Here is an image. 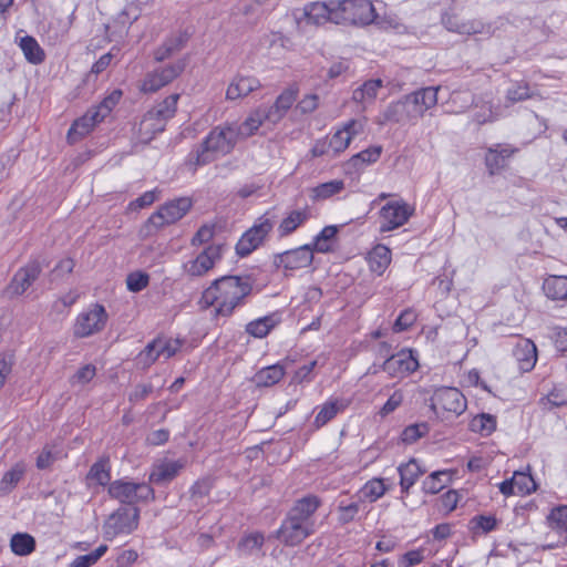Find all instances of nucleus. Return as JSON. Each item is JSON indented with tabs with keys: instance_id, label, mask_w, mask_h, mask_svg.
Instances as JSON below:
<instances>
[{
	"instance_id": "1",
	"label": "nucleus",
	"mask_w": 567,
	"mask_h": 567,
	"mask_svg": "<svg viewBox=\"0 0 567 567\" xmlns=\"http://www.w3.org/2000/svg\"><path fill=\"white\" fill-rule=\"evenodd\" d=\"M251 290L252 286L248 277L224 276L214 280L205 289L202 301L206 306L214 307L216 316L227 318L237 307L245 303Z\"/></svg>"
},
{
	"instance_id": "2",
	"label": "nucleus",
	"mask_w": 567,
	"mask_h": 567,
	"mask_svg": "<svg viewBox=\"0 0 567 567\" xmlns=\"http://www.w3.org/2000/svg\"><path fill=\"white\" fill-rule=\"evenodd\" d=\"M238 138L236 123L218 125L208 133L196 150L189 153L187 164L195 169L198 166L207 165L229 154L234 150Z\"/></svg>"
},
{
	"instance_id": "3",
	"label": "nucleus",
	"mask_w": 567,
	"mask_h": 567,
	"mask_svg": "<svg viewBox=\"0 0 567 567\" xmlns=\"http://www.w3.org/2000/svg\"><path fill=\"white\" fill-rule=\"evenodd\" d=\"M337 24L368 25L377 19L375 9L370 0L336 1Z\"/></svg>"
},
{
	"instance_id": "4",
	"label": "nucleus",
	"mask_w": 567,
	"mask_h": 567,
	"mask_svg": "<svg viewBox=\"0 0 567 567\" xmlns=\"http://www.w3.org/2000/svg\"><path fill=\"white\" fill-rule=\"evenodd\" d=\"M192 205V199L188 197H179L165 203L147 219V229H158L178 221L189 212Z\"/></svg>"
},
{
	"instance_id": "5",
	"label": "nucleus",
	"mask_w": 567,
	"mask_h": 567,
	"mask_svg": "<svg viewBox=\"0 0 567 567\" xmlns=\"http://www.w3.org/2000/svg\"><path fill=\"white\" fill-rule=\"evenodd\" d=\"M274 220L268 214L260 216L246 233L243 234L236 245V252L246 257L257 249L274 228Z\"/></svg>"
},
{
	"instance_id": "6",
	"label": "nucleus",
	"mask_w": 567,
	"mask_h": 567,
	"mask_svg": "<svg viewBox=\"0 0 567 567\" xmlns=\"http://www.w3.org/2000/svg\"><path fill=\"white\" fill-rule=\"evenodd\" d=\"M140 511L136 506L118 509L104 523L103 532L106 539H113L117 535L128 534L138 525Z\"/></svg>"
},
{
	"instance_id": "7",
	"label": "nucleus",
	"mask_w": 567,
	"mask_h": 567,
	"mask_svg": "<svg viewBox=\"0 0 567 567\" xmlns=\"http://www.w3.org/2000/svg\"><path fill=\"white\" fill-rule=\"evenodd\" d=\"M225 246L213 244L202 250L195 258L183 265L184 272L189 277H202L220 261Z\"/></svg>"
},
{
	"instance_id": "8",
	"label": "nucleus",
	"mask_w": 567,
	"mask_h": 567,
	"mask_svg": "<svg viewBox=\"0 0 567 567\" xmlns=\"http://www.w3.org/2000/svg\"><path fill=\"white\" fill-rule=\"evenodd\" d=\"M107 320V313L102 305L95 303L81 312L74 324V336L85 338L101 331Z\"/></svg>"
},
{
	"instance_id": "9",
	"label": "nucleus",
	"mask_w": 567,
	"mask_h": 567,
	"mask_svg": "<svg viewBox=\"0 0 567 567\" xmlns=\"http://www.w3.org/2000/svg\"><path fill=\"white\" fill-rule=\"evenodd\" d=\"M466 399L456 388L437 389L432 396V408L449 412L454 415H461L466 410Z\"/></svg>"
},
{
	"instance_id": "10",
	"label": "nucleus",
	"mask_w": 567,
	"mask_h": 567,
	"mask_svg": "<svg viewBox=\"0 0 567 567\" xmlns=\"http://www.w3.org/2000/svg\"><path fill=\"white\" fill-rule=\"evenodd\" d=\"M437 89L424 87L404 96L413 123L421 118L425 112L437 103Z\"/></svg>"
},
{
	"instance_id": "11",
	"label": "nucleus",
	"mask_w": 567,
	"mask_h": 567,
	"mask_svg": "<svg viewBox=\"0 0 567 567\" xmlns=\"http://www.w3.org/2000/svg\"><path fill=\"white\" fill-rule=\"evenodd\" d=\"M179 348L181 341L178 339L161 334L144 348V365L152 364L159 359L168 360Z\"/></svg>"
},
{
	"instance_id": "12",
	"label": "nucleus",
	"mask_w": 567,
	"mask_h": 567,
	"mask_svg": "<svg viewBox=\"0 0 567 567\" xmlns=\"http://www.w3.org/2000/svg\"><path fill=\"white\" fill-rule=\"evenodd\" d=\"M313 260V249L310 245H303L296 249L277 254L274 257V265L285 270H297L309 267Z\"/></svg>"
},
{
	"instance_id": "13",
	"label": "nucleus",
	"mask_w": 567,
	"mask_h": 567,
	"mask_svg": "<svg viewBox=\"0 0 567 567\" xmlns=\"http://www.w3.org/2000/svg\"><path fill=\"white\" fill-rule=\"evenodd\" d=\"M419 368V362L412 350H401L388 358L381 369L393 378H404Z\"/></svg>"
},
{
	"instance_id": "14",
	"label": "nucleus",
	"mask_w": 567,
	"mask_h": 567,
	"mask_svg": "<svg viewBox=\"0 0 567 567\" xmlns=\"http://www.w3.org/2000/svg\"><path fill=\"white\" fill-rule=\"evenodd\" d=\"M413 209L404 202H391L380 210V231L385 233L404 225L411 217Z\"/></svg>"
},
{
	"instance_id": "15",
	"label": "nucleus",
	"mask_w": 567,
	"mask_h": 567,
	"mask_svg": "<svg viewBox=\"0 0 567 567\" xmlns=\"http://www.w3.org/2000/svg\"><path fill=\"white\" fill-rule=\"evenodd\" d=\"M185 69V61L178 60L175 63H171L166 66L155 69L150 72L144 79V92H155L161 87L171 83L176 79Z\"/></svg>"
},
{
	"instance_id": "16",
	"label": "nucleus",
	"mask_w": 567,
	"mask_h": 567,
	"mask_svg": "<svg viewBox=\"0 0 567 567\" xmlns=\"http://www.w3.org/2000/svg\"><path fill=\"white\" fill-rule=\"evenodd\" d=\"M41 271L42 267L39 261H30L14 274L7 288V292L11 297L21 296L39 278Z\"/></svg>"
},
{
	"instance_id": "17",
	"label": "nucleus",
	"mask_w": 567,
	"mask_h": 567,
	"mask_svg": "<svg viewBox=\"0 0 567 567\" xmlns=\"http://www.w3.org/2000/svg\"><path fill=\"white\" fill-rule=\"evenodd\" d=\"M313 533L315 528H310L307 524L287 515L277 532V536L285 545L297 546Z\"/></svg>"
},
{
	"instance_id": "18",
	"label": "nucleus",
	"mask_w": 567,
	"mask_h": 567,
	"mask_svg": "<svg viewBox=\"0 0 567 567\" xmlns=\"http://www.w3.org/2000/svg\"><path fill=\"white\" fill-rule=\"evenodd\" d=\"M336 1H315L305 6L303 17L307 23L322 25L327 22L337 24Z\"/></svg>"
},
{
	"instance_id": "19",
	"label": "nucleus",
	"mask_w": 567,
	"mask_h": 567,
	"mask_svg": "<svg viewBox=\"0 0 567 567\" xmlns=\"http://www.w3.org/2000/svg\"><path fill=\"white\" fill-rule=\"evenodd\" d=\"M177 100V94L167 96L155 107H153L152 110L147 111L146 114H144V123L151 122L150 125L153 128V133L164 131L166 120L172 117L175 113Z\"/></svg>"
},
{
	"instance_id": "20",
	"label": "nucleus",
	"mask_w": 567,
	"mask_h": 567,
	"mask_svg": "<svg viewBox=\"0 0 567 567\" xmlns=\"http://www.w3.org/2000/svg\"><path fill=\"white\" fill-rule=\"evenodd\" d=\"M321 505V499L312 494L297 499L287 515L315 528L313 515Z\"/></svg>"
},
{
	"instance_id": "21",
	"label": "nucleus",
	"mask_w": 567,
	"mask_h": 567,
	"mask_svg": "<svg viewBox=\"0 0 567 567\" xmlns=\"http://www.w3.org/2000/svg\"><path fill=\"white\" fill-rule=\"evenodd\" d=\"M442 23L450 32L464 35L480 34L485 30V25L478 20H463L457 14L445 13L442 17Z\"/></svg>"
},
{
	"instance_id": "22",
	"label": "nucleus",
	"mask_w": 567,
	"mask_h": 567,
	"mask_svg": "<svg viewBox=\"0 0 567 567\" xmlns=\"http://www.w3.org/2000/svg\"><path fill=\"white\" fill-rule=\"evenodd\" d=\"M518 369L523 372L530 371L537 361V349L535 343L529 339H520L513 349Z\"/></svg>"
},
{
	"instance_id": "23",
	"label": "nucleus",
	"mask_w": 567,
	"mask_h": 567,
	"mask_svg": "<svg viewBox=\"0 0 567 567\" xmlns=\"http://www.w3.org/2000/svg\"><path fill=\"white\" fill-rule=\"evenodd\" d=\"M141 485L124 480H116L109 485V495L122 504L134 505L138 499Z\"/></svg>"
},
{
	"instance_id": "24",
	"label": "nucleus",
	"mask_w": 567,
	"mask_h": 567,
	"mask_svg": "<svg viewBox=\"0 0 567 567\" xmlns=\"http://www.w3.org/2000/svg\"><path fill=\"white\" fill-rule=\"evenodd\" d=\"M189 39V34L187 31H177L172 33L166 40L163 42L161 47H158L154 53V60L157 62H162L173 54L179 52L187 43Z\"/></svg>"
},
{
	"instance_id": "25",
	"label": "nucleus",
	"mask_w": 567,
	"mask_h": 567,
	"mask_svg": "<svg viewBox=\"0 0 567 567\" xmlns=\"http://www.w3.org/2000/svg\"><path fill=\"white\" fill-rule=\"evenodd\" d=\"M260 87L258 79L248 75H236L226 90V99L234 101L247 96Z\"/></svg>"
},
{
	"instance_id": "26",
	"label": "nucleus",
	"mask_w": 567,
	"mask_h": 567,
	"mask_svg": "<svg viewBox=\"0 0 567 567\" xmlns=\"http://www.w3.org/2000/svg\"><path fill=\"white\" fill-rule=\"evenodd\" d=\"M386 123H413L404 97L390 103L379 115L378 124L384 125Z\"/></svg>"
},
{
	"instance_id": "27",
	"label": "nucleus",
	"mask_w": 567,
	"mask_h": 567,
	"mask_svg": "<svg viewBox=\"0 0 567 567\" xmlns=\"http://www.w3.org/2000/svg\"><path fill=\"white\" fill-rule=\"evenodd\" d=\"M296 92L291 89L285 90L276 100L272 106L266 107L268 122H279L296 101Z\"/></svg>"
},
{
	"instance_id": "28",
	"label": "nucleus",
	"mask_w": 567,
	"mask_h": 567,
	"mask_svg": "<svg viewBox=\"0 0 567 567\" xmlns=\"http://www.w3.org/2000/svg\"><path fill=\"white\" fill-rule=\"evenodd\" d=\"M111 481V464L110 458L102 456L99 458L90 468L86 474V482L90 486L92 483H96L101 486L110 485Z\"/></svg>"
},
{
	"instance_id": "29",
	"label": "nucleus",
	"mask_w": 567,
	"mask_h": 567,
	"mask_svg": "<svg viewBox=\"0 0 567 567\" xmlns=\"http://www.w3.org/2000/svg\"><path fill=\"white\" fill-rule=\"evenodd\" d=\"M183 464L178 461L162 462L154 466L150 474V481L156 484L171 482L181 471Z\"/></svg>"
},
{
	"instance_id": "30",
	"label": "nucleus",
	"mask_w": 567,
	"mask_h": 567,
	"mask_svg": "<svg viewBox=\"0 0 567 567\" xmlns=\"http://www.w3.org/2000/svg\"><path fill=\"white\" fill-rule=\"evenodd\" d=\"M383 86V82L380 79H373L365 81L360 87L355 89L352 93V100L355 103L362 104L363 109L367 105L373 103L379 90Z\"/></svg>"
},
{
	"instance_id": "31",
	"label": "nucleus",
	"mask_w": 567,
	"mask_h": 567,
	"mask_svg": "<svg viewBox=\"0 0 567 567\" xmlns=\"http://www.w3.org/2000/svg\"><path fill=\"white\" fill-rule=\"evenodd\" d=\"M18 45L23 52L25 60L32 64H40L44 61L45 54L38 41L31 35L21 37Z\"/></svg>"
},
{
	"instance_id": "32",
	"label": "nucleus",
	"mask_w": 567,
	"mask_h": 567,
	"mask_svg": "<svg viewBox=\"0 0 567 567\" xmlns=\"http://www.w3.org/2000/svg\"><path fill=\"white\" fill-rule=\"evenodd\" d=\"M309 217L310 214L307 208L290 212L278 226L279 237H286L292 234L299 226L305 224Z\"/></svg>"
},
{
	"instance_id": "33",
	"label": "nucleus",
	"mask_w": 567,
	"mask_h": 567,
	"mask_svg": "<svg viewBox=\"0 0 567 567\" xmlns=\"http://www.w3.org/2000/svg\"><path fill=\"white\" fill-rule=\"evenodd\" d=\"M266 107H258L241 123L237 124L238 137H248L260 127V125L268 121Z\"/></svg>"
},
{
	"instance_id": "34",
	"label": "nucleus",
	"mask_w": 567,
	"mask_h": 567,
	"mask_svg": "<svg viewBox=\"0 0 567 567\" xmlns=\"http://www.w3.org/2000/svg\"><path fill=\"white\" fill-rule=\"evenodd\" d=\"M368 261L371 271L380 276L391 262V250L383 245H378L369 252Z\"/></svg>"
},
{
	"instance_id": "35",
	"label": "nucleus",
	"mask_w": 567,
	"mask_h": 567,
	"mask_svg": "<svg viewBox=\"0 0 567 567\" xmlns=\"http://www.w3.org/2000/svg\"><path fill=\"white\" fill-rule=\"evenodd\" d=\"M285 375L284 367L274 364L259 370L252 378L257 386H271L278 383Z\"/></svg>"
},
{
	"instance_id": "36",
	"label": "nucleus",
	"mask_w": 567,
	"mask_h": 567,
	"mask_svg": "<svg viewBox=\"0 0 567 567\" xmlns=\"http://www.w3.org/2000/svg\"><path fill=\"white\" fill-rule=\"evenodd\" d=\"M347 404L342 400H330L326 402L317 413L313 425L320 429L331 421L339 412L346 409Z\"/></svg>"
},
{
	"instance_id": "37",
	"label": "nucleus",
	"mask_w": 567,
	"mask_h": 567,
	"mask_svg": "<svg viewBox=\"0 0 567 567\" xmlns=\"http://www.w3.org/2000/svg\"><path fill=\"white\" fill-rule=\"evenodd\" d=\"M399 473L401 489L402 492L408 493L410 487L415 484L424 471L421 470L419 463L415 460H411L406 464H403L399 467Z\"/></svg>"
},
{
	"instance_id": "38",
	"label": "nucleus",
	"mask_w": 567,
	"mask_h": 567,
	"mask_svg": "<svg viewBox=\"0 0 567 567\" xmlns=\"http://www.w3.org/2000/svg\"><path fill=\"white\" fill-rule=\"evenodd\" d=\"M545 295L553 300H564L567 298V277L550 276L543 285Z\"/></svg>"
},
{
	"instance_id": "39",
	"label": "nucleus",
	"mask_w": 567,
	"mask_h": 567,
	"mask_svg": "<svg viewBox=\"0 0 567 567\" xmlns=\"http://www.w3.org/2000/svg\"><path fill=\"white\" fill-rule=\"evenodd\" d=\"M381 154L382 146L374 145L353 155L349 159L348 165L354 168L355 171H359L363 168L365 165L375 163L380 158Z\"/></svg>"
},
{
	"instance_id": "40",
	"label": "nucleus",
	"mask_w": 567,
	"mask_h": 567,
	"mask_svg": "<svg viewBox=\"0 0 567 567\" xmlns=\"http://www.w3.org/2000/svg\"><path fill=\"white\" fill-rule=\"evenodd\" d=\"M100 122L102 121L97 120L95 113L92 110H90L84 116H82L73 123V125L69 130V140L74 142L75 136L83 137L94 127L95 124Z\"/></svg>"
},
{
	"instance_id": "41",
	"label": "nucleus",
	"mask_w": 567,
	"mask_h": 567,
	"mask_svg": "<svg viewBox=\"0 0 567 567\" xmlns=\"http://www.w3.org/2000/svg\"><path fill=\"white\" fill-rule=\"evenodd\" d=\"M10 548L18 556H28L35 549V539L28 533H17L10 539Z\"/></svg>"
},
{
	"instance_id": "42",
	"label": "nucleus",
	"mask_w": 567,
	"mask_h": 567,
	"mask_svg": "<svg viewBox=\"0 0 567 567\" xmlns=\"http://www.w3.org/2000/svg\"><path fill=\"white\" fill-rule=\"evenodd\" d=\"M344 189V182L342 179H332L317 185L311 189V198L315 200L328 199Z\"/></svg>"
},
{
	"instance_id": "43",
	"label": "nucleus",
	"mask_w": 567,
	"mask_h": 567,
	"mask_svg": "<svg viewBox=\"0 0 567 567\" xmlns=\"http://www.w3.org/2000/svg\"><path fill=\"white\" fill-rule=\"evenodd\" d=\"M278 323L275 316L258 318L246 326V332L255 338L266 337Z\"/></svg>"
},
{
	"instance_id": "44",
	"label": "nucleus",
	"mask_w": 567,
	"mask_h": 567,
	"mask_svg": "<svg viewBox=\"0 0 567 567\" xmlns=\"http://www.w3.org/2000/svg\"><path fill=\"white\" fill-rule=\"evenodd\" d=\"M385 493V485L381 478H373L368 481L359 491L358 497L362 501L370 503L375 502Z\"/></svg>"
},
{
	"instance_id": "45",
	"label": "nucleus",
	"mask_w": 567,
	"mask_h": 567,
	"mask_svg": "<svg viewBox=\"0 0 567 567\" xmlns=\"http://www.w3.org/2000/svg\"><path fill=\"white\" fill-rule=\"evenodd\" d=\"M25 473V466L18 463L6 472L0 481V493L9 494L21 481Z\"/></svg>"
},
{
	"instance_id": "46",
	"label": "nucleus",
	"mask_w": 567,
	"mask_h": 567,
	"mask_svg": "<svg viewBox=\"0 0 567 567\" xmlns=\"http://www.w3.org/2000/svg\"><path fill=\"white\" fill-rule=\"evenodd\" d=\"M362 504L359 497L357 501L351 502L340 501L338 504V520L343 525L354 520Z\"/></svg>"
},
{
	"instance_id": "47",
	"label": "nucleus",
	"mask_w": 567,
	"mask_h": 567,
	"mask_svg": "<svg viewBox=\"0 0 567 567\" xmlns=\"http://www.w3.org/2000/svg\"><path fill=\"white\" fill-rule=\"evenodd\" d=\"M122 95L121 90H113L97 106L93 107L92 111L95 113L96 118L103 121L117 105Z\"/></svg>"
},
{
	"instance_id": "48",
	"label": "nucleus",
	"mask_w": 567,
	"mask_h": 567,
	"mask_svg": "<svg viewBox=\"0 0 567 567\" xmlns=\"http://www.w3.org/2000/svg\"><path fill=\"white\" fill-rule=\"evenodd\" d=\"M449 480L446 471H436L430 474L422 483V488L427 494H437L441 492Z\"/></svg>"
},
{
	"instance_id": "49",
	"label": "nucleus",
	"mask_w": 567,
	"mask_h": 567,
	"mask_svg": "<svg viewBox=\"0 0 567 567\" xmlns=\"http://www.w3.org/2000/svg\"><path fill=\"white\" fill-rule=\"evenodd\" d=\"M550 528L558 532L567 530V505H559L553 508L547 516Z\"/></svg>"
},
{
	"instance_id": "50",
	"label": "nucleus",
	"mask_w": 567,
	"mask_h": 567,
	"mask_svg": "<svg viewBox=\"0 0 567 567\" xmlns=\"http://www.w3.org/2000/svg\"><path fill=\"white\" fill-rule=\"evenodd\" d=\"M471 426L473 431L488 435L496 429V419L491 414L483 413L472 420Z\"/></svg>"
},
{
	"instance_id": "51",
	"label": "nucleus",
	"mask_w": 567,
	"mask_h": 567,
	"mask_svg": "<svg viewBox=\"0 0 567 567\" xmlns=\"http://www.w3.org/2000/svg\"><path fill=\"white\" fill-rule=\"evenodd\" d=\"M107 546L100 545L95 550L90 554L78 556L69 567H91L106 553Z\"/></svg>"
},
{
	"instance_id": "52",
	"label": "nucleus",
	"mask_w": 567,
	"mask_h": 567,
	"mask_svg": "<svg viewBox=\"0 0 567 567\" xmlns=\"http://www.w3.org/2000/svg\"><path fill=\"white\" fill-rule=\"evenodd\" d=\"M497 117L498 115L494 112L493 105L491 103H485L480 107L476 106L472 115V122L480 126L486 123H493Z\"/></svg>"
},
{
	"instance_id": "53",
	"label": "nucleus",
	"mask_w": 567,
	"mask_h": 567,
	"mask_svg": "<svg viewBox=\"0 0 567 567\" xmlns=\"http://www.w3.org/2000/svg\"><path fill=\"white\" fill-rule=\"evenodd\" d=\"M567 405V400L565 395L559 390H553L546 396H543L539 400V406L543 411H551L555 408H561Z\"/></svg>"
},
{
	"instance_id": "54",
	"label": "nucleus",
	"mask_w": 567,
	"mask_h": 567,
	"mask_svg": "<svg viewBox=\"0 0 567 567\" xmlns=\"http://www.w3.org/2000/svg\"><path fill=\"white\" fill-rule=\"evenodd\" d=\"M338 233L337 226H326L315 238V249L319 252H328L331 247L329 240Z\"/></svg>"
},
{
	"instance_id": "55",
	"label": "nucleus",
	"mask_w": 567,
	"mask_h": 567,
	"mask_svg": "<svg viewBox=\"0 0 567 567\" xmlns=\"http://www.w3.org/2000/svg\"><path fill=\"white\" fill-rule=\"evenodd\" d=\"M350 143L351 140L349 135H347V132H344L342 128H339L328 141L331 155L334 156L342 153L348 148Z\"/></svg>"
},
{
	"instance_id": "56",
	"label": "nucleus",
	"mask_w": 567,
	"mask_h": 567,
	"mask_svg": "<svg viewBox=\"0 0 567 567\" xmlns=\"http://www.w3.org/2000/svg\"><path fill=\"white\" fill-rule=\"evenodd\" d=\"M60 458V452L51 445H45L37 457L35 465L39 470H48Z\"/></svg>"
},
{
	"instance_id": "57",
	"label": "nucleus",
	"mask_w": 567,
	"mask_h": 567,
	"mask_svg": "<svg viewBox=\"0 0 567 567\" xmlns=\"http://www.w3.org/2000/svg\"><path fill=\"white\" fill-rule=\"evenodd\" d=\"M427 425L422 424H412L406 426L401 434V440L405 444H413L419 439L423 437L427 433Z\"/></svg>"
},
{
	"instance_id": "58",
	"label": "nucleus",
	"mask_w": 567,
	"mask_h": 567,
	"mask_svg": "<svg viewBox=\"0 0 567 567\" xmlns=\"http://www.w3.org/2000/svg\"><path fill=\"white\" fill-rule=\"evenodd\" d=\"M264 544V536L259 533H252L245 536L238 543V549L244 554H250L256 549H259Z\"/></svg>"
},
{
	"instance_id": "59",
	"label": "nucleus",
	"mask_w": 567,
	"mask_h": 567,
	"mask_svg": "<svg viewBox=\"0 0 567 567\" xmlns=\"http://www.w3.org/2000/svg\"><path fill=\"white\" fill-rule=\"evenodd\" d=\"M96 374V369L93 364H85L80 368L71 378L72 385H84L89 383Z\"/></svg>"
},
{
	"instance_id": "60",
	"label": "nucleus",
	"mask_w": 567,
	"mask_h": 567,
	"mask_svg": "<svg viewBox=\"0 0 567 567\" xmlns=\"http://www.w3.org/2000/svg\"><path fill=\"white\" fill-rule=\"evenodd\" d=\"M514 480L517 494H529L535 489V482L530 475L525 473L515 472Z\"/></svg>"
},
{
	"instance_id": "61",
	"label": "nucleus",
	"mask_w": 567,
	"mask_h": 567,
	"mask_svg": "<svg viewBox=\"0 0 567 567\" xmlns=\"http://www.w3.org/2000/svg\"><path fill=\"white\" fill-rule=\"evenodd\" d=\"M416 320V315L411 309H405L400 313V316L396 318V320L393 323V331L394 332H402L408 330L410 327L413 326V323Z\"/></svg>"
},
{
	"instance_id": "62",
	"label": "nucleus",
	"mask_w": 567,
	"mask_h": 567,
	"mask_svg": "<svg viewBox=\"0 0 567 567\" xmlns=\"http://www.w3.org/2000/svg\"><path fill=\"white\" fill-rule=\"evenodd\" d=\"M485 165L491 175H495L505 168L506 164L499 157V154L496 153L492 147H489L485 155Z\"/></svg>"
},
{
	"instance_id": "63",
	"label": "nucleus",
	"mask_w": 567,
	"mask_h": 567,
	"mask_svg": "<svg viewBox=\"0 0 567 567\" xmlns=\"http://www.w3.org/2000/svg\"><path fill=\"white\" fill-rule=\"evenodd\" d=\"M404 394L402 390L394 391L388 401L383 404V406L380 409L379 414L384 417L389 415L390 413L394 412L403 402Z\"/></svg>"
},
{
	"instance_id": "64",
	"label": "nucleus",
	"mask_w": 567,
	"mask_h": 567,
	"mask_svg": "<svg viewBox=\"0 0 567 567\" xmlns=\"http://www.w3.org/2000/svg\"><path fill=\"white\" fill-rule=\"evenodd\" d=\"M472 528L477 530L481 529L483 533H489L495 529L497 520L494 516H475L471 520Z\"/></svg>"
}]
</instances>
